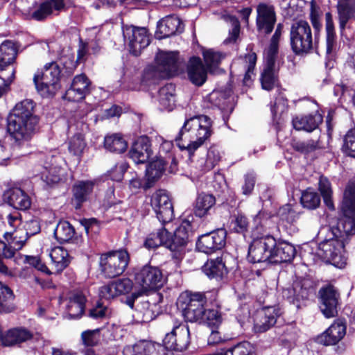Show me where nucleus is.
<instances>
[{
  "instance_id": "1",
  "label": "nucleus",
  "mask_w": 355,
  "mask_h": 355,
  "mask_svg": "<svg viewBox=\"0 0 355 355\" xmlns=\"http://www.w3.org/2000/svg\"><path fill=\"white\" fill-rule=\"evenodd\" d=\"M34 107L32 100H23L15 105L8 118V132L19 146L28 141L35 132L38 118L34 114Z\"/></svg>"
},
{
  "instance_id": "2",
  "label": "nucleus",
  "mask_w": 355,
  "mask_h": 355,
  "mask_svg": "<svg viewBox=\"0 0 355 355\" xmlns=\"http://www.w3.org/2000/svg\"><path fill=\"white\" fill-rule=\"evenodd\" d=\"M211 120L206 115L190 117L185 120L175 141L181 150L193 155L211 135Z\"/></svg>"
},
{
  "instance_id": "3",
  "label": "nucleus",
  "mask_w": 355,
  "mask_h": 355,
  "mask_svg": "<svg viewBox=\"0 0 355 355\" xmlns=\"http://www.w3.org/2000/svg\"><path fill=\"white\" fill-rule=\"evenodd\" d=\"M341 211L344 218L338 220L336 227L327 230L329 236H336L345 243L348 236L355 234V182H349L345 188Z\"/></svg>"
},
{
  "instance_id": "4",
  "label": "nucleus",
  "mask_w": 355,
  "mask_h": 355,
  "mask_svg": "<svg viewBox=\"0 0 355 355\" xmlns=\"http://www.w3.org/2000/svg\"><path fill=\"white\" fill-rule=\"evenodd\" d=\"M134 280L135 291L125 300V304L131 309L134 308L135 302L138 297L161 288L164 283L161 270L150 265L136 269Z\"/></svg>"
},
{
  "instance_id": "5",
  "label": "nucleus",
  "mask_w": 355,
  "mask_h": 355,
  "mask_svg": "<svg viewBox=\"0 0 355 355\" xmlns=\"http://www.w3.org/2000/svg\"><path fill=\"white\" fill-rule=\"evenodd\" d=\"M60 68L55 62L46 64L42 70L35 73L33 82L42 96H53L60 88Z\"/></svg>"
},
{
  "instance_id": "6",
  "label": "nucleus",
  "mask_w": 355,
  "mask_h": 355,
  "mask_svg": "<svg viewBox=\"0 0 355 355\" xmlns=\"http://www.w3.org/2000/svg\"><path fill=\"white\" fill-rule=\"evenodd\" d=\"M206 304L207 298L202 293L184 292L180 295L178 300V306L182 309L184 318L191 322H201L205 317Z\"/></svg>"
},
{
  "instance_id": "7",
  "label": "nucleus",
  "mask_w": 355,
  "mask_h": 355,
  "mask_svg": "<svg viewBox=\"0 0 355 355\" xmlns=\"http://www.w3.org/2000/svg\"><path fill=\"white\" fill-rule=\"evenodd\" d=\"M345 243L336 236H329L318 245V255L324 261L331 263L337 268H342L346 265Z\"/></svg>"
},
{
  "instance_id": "8",
  "label": "nucleus",
  "mask_w": 355,
  "mask_h": 355,
  "mask_svg": "<svg viewBox=\"0 0 355 355\" xmlns=\"http://www.w3.org/2000/svg\"><path fill=\"white\" fill-rule=\"evenodd\" d=\"M17 56V50L12 42L6 41L0 45V79L3 87L9 89L13 81L15 68L13 63Z\"/></svg>"
},
{
  "instance_id": "9",
  "label": "nucleus",
  "mask_w": 355,
  "mask_h": 355,
  "mask_svg": "<svg viewBox=\"0 0 355 355\" xmlns=\"http://www.w3.org/2000/svg\"><path fill=\"white\" fill-rule=\"evenodd\" d=\"M129 262V254L125 250L110 252L101 257V267L104 275L109 278L121 275Z\"/></svg>"
},
{
  "instance_id": "10",
  "label": "nucleus",
  "mask_w": 355,
  "mask_h": 355,
  "mask_svg": "<svg viewBox=\"0 0 355 355\" xmlns=\"http://www.w3.org/2000/svg\"><path fill=\"white\" fill-rule=\"evenodd\" d=\"M291 44L296 53H306L312 48V34L309 23L299 20L292 24Z\"/></svg>"
},
{
  "instance_id": "11",
  "label": "nucleus",
  "mask_w": 355,
  "mask_h": 355,
  "mask_svg": "<svg viewBox=\"0 0 355 355\" xmlns=\"http://www.w3.org/2000/svg\"><path fill=\"white\" fill-rule=\"evenodd\" d=\"M125 43L129 51L135 56H138L150 44V36L145 28L125 26L123 27Z\"/></svg>"
},
{
  "instance_id": "12",
  "label": "nucleus",
  "mask_w": 355,
  "mask_h": 355,
  "mask_svg": "<svg viewBox=\"0 0 355 355\" xmlns=\"http://www.w3.org/2000/svg\"><path fill=\"white\" fill-rule=\"evenodd\" d=\"M69 123V132H74L73 136L69 139V152L74 156L80 157L86 147L83 133L88 130V125L84 117L77 119L76 116L70 119Z\"/></svg>"
},
{
  "instance_id": "13",
  "label": "nucleus",
  "mask_w": 355,
  "mask_h": 355,
  "mask_svg": "<svg viewBox=\"0 0 355 355\" xmlns=\"http://www.w3.org/2000/svg\"><path fill=\"white\" fill-rule=\"evenodd\" d=\"M189 327L178 321L173 323L171 332L167 333L163 340L165 349L182 352L190 343Z\"/></svg>"
},
{
  "instance_id": "14",
  "label": "nucleus",
  "mask_w": 355,
  "mask_h": 355,
  "mask_svg": "<svg viewBox=\"0 0 355 355\" xmlns=\"http://www.w3.org/2000/svg\"><path fill=\"white\" fill-rule=\"evenodd\" d=\"M192 234L191 225L189 220H183L175 230L173 236L168 232V248L172 252L173 258L182 259L189 236Z\"/></svg>"
},
{
  "instance_id": "15",
  "label": "nucleus",
  "mask_w": 355,
  "mask_h": 355,
  "mask_svg": "<svg viewBox=\"0 0 355 355\" xmlns=\"http://www.w3.org/2000/svg\"><path fill=\"white\" fill-rule=\"evenodd\" d=\"M150 205L161 223H168L173 219V207L166 190L159 189L153 193L151 196Z\"/></svg>"
},
{
  "instance_id": "16",
  "label": "nucleus",
  "mask_w": 355,
  "mask_h": 355,
  "mask_svg": "<svg viewBox=\"0 0 355 355\" xmlns=\"http://www.w3.org/2000/svg\"><path fill=\"white\" fill-rule=\"evenodd\" d=\"M275 246V239L266 236L254 239L249 247L248 259L252 263L270 262L271 250Z\"/></svg>"
},
{
  "instance_id": "17",
  "label": "nucleus",
  "mask_w": 355,
  "mask_h": 355,
  "mask_svg": "<svg viewBox=\"0 0 355 355\" xmlns=\"http://www.w3.org/2000/svg\"><path fill=\"white\" fill-rule=\"evenodd\" d=\"M312 291L310 281L301 279L294 282L291 287L284 288L282 296L299 309L305 305Z\"/></svg>"
},
{
  "instance_id": "18",
  "label": "nucleus",
  "mask_w": 355,
  "mask_h": 355,
  "mask_svg": "<svg viewBox=\"0 0 355 355\" xmlns=\"http://www.w3.org/2000/svg\"><path fill=\"white\" fill-rule=\"evenodd\" d=\"M257 62L255 53H250L243 57H239L234 60L231 66L232 73L236 76H243V83L250 86L254 76V70Z\"/></svg>"
},
{
  "instance_id": "19",
  "label": "nucleus",
  "mask_w": 355,
  "mask_h": 355,
  "mask_svg": "<svg viewBox=\"0 0 355 355\" xmlns=\"http://www.w3.org/2000/svg\"><path fill=\"white\" fill-rule=\"evenodd\" d=\"M226 232L224 229H218L200 236L196 243L198 251L205 254H211L220 250L225 245Z\"/></svg>"
},
{
  "instance_id": "20",
  "label": "nucleus",
  "mask_w": 355,
  "mask_h": 355,
  "mask_svg": "<svg viewBox=\"0 0 355 355\" xmlns=\"http://www.w3.org/2000/svg\"><path fill=\"white\" fill-rule=\"evenodd\" d=\"M320 295V309L323 315L327 318L336 316L338 312L339 294L332 286H329L321 288Z\"/></svg>"
},
{
  "instance_id": "21",
  "label": "nucleus",
  "mask_w": 355,
  "mask_h": 355,
  "mask_svg": "<svg viewBox=\"0 0 355 355\" xmlns=\"http://www.w3.org/2000/svg\"><path fill=\"white\" fill-rule=\"evenodd\" d=\"M133 287V282L128 278H123L112 282L99 288L101 299L110 300L121 295L130 293Z\"/></svg>"
},
{
  "instance_id": "22",
  "label": "nucleus",
  "mask_w": 355,
  "mask_h": 355,
  "mask_svg": "<svg viewBox=\"0 0 355 355\" xmlns=\"http://www.w3.org/2000/svg\"><path fill=\"white\" fill-rule=\"evenodd\" d=\"M123 355H166L164 345L147 340H141L134 345H126Z\"/></svg>"
},
{
  "instance_id": "23",
  "label": "nucleus",
  "mask_w": 355,
  "mask_h": 355,
  "mask_svg": "<svg viewBox=\"0 0 355 355\" xmlns=\"http://www.w3.org/2000/svg\"><path fill=\"white\" fill-rule=\"evenodd\" d=\"M257 13L258 31L266 34L271 33L276 22L274 7L266 3H259L257 7Z\"/></svg>"
},
{
  "instance_id": "24",
  "label": "nucleus",
  "mask_w": 355,
  "mask_h": 355,
  "mask_svg": "<svg viewBox=\"0 0 355 355\" xmlns=\"http://www.w3.org/2000/svg\"><path fill=\"white\" fill-rule=\"evenodd\" d=\"M279 315V311L274 306L264 307L258 310L254 319V331L263 333L268 330L276 323Z\"/></svg>"
},
{
  "instance_id": "25",
  "label": "nucleus",
  "mask_w": 355,
  "mask_h": 355,
  "mask_svg": "<svg viewBox=\"0 0 355 355\" xmlns=\"http://www.w3.org/2000/svg\"><path fill=\"white\" fill-rule=\"evenodd\" d=\"M184 24L181 19L175 15H169L162 19L157 25L155 37L159 40L173 35L177 33H182Z\"/></svg>"
},
{
  "instance_id": "26",
  "label": "nucleus",
  "mask_w": 355,
  "mask_h": 355,
  "mask_svg": "<svg viewBox=\"0 0 355 355\" xmlns=\"http://www.w3.org/2000/svg\"><path fill=\"white\" fill-rule=\"evenodd\" d=\"M155 64L166 78L173 76L177 73L179 67L178 53L160 51L156 55Z\"/></svg>"
},
{
  "instance_id": "27",
  "label": "nucleus",
  "mask_w": 355,
  "mask_h": 355,
  "mask_svg": "<svg viewBox=\"0 0 355 355\" xmlns=\"http://www.w3.org/2000/svg\"><path fill=\"white\" fill-rule=\"evenodd\" d=\"M322 121V115L318 111H315L311 114L294 116L292 119V125L297 131L311 132L316 130Z\"/></svg>"
},
{
  "instance_id": "28",
  "label": "nucleus",
  "mask_w": 355,
  "mask_h": 355,
  "mask_svg": "<svg viewBox=\"0 0 355 355\" xmlns=\"http://www.w3.org/2000/svg\"><path fill=\"white\" fill-rule=\"evenodd\" d=\"M337 7L340 34L347 35L346 28H350L355 15V0H339Z\"/></svg>"
},
{
  "instance_id": "29",
  "label": "nucleus",
  "mask_w": 355,
  "mask_h": 355,
  "mask_svg": "<svg viewBox=\"0 0 355 355\" xmlns=\"http://www.w3.org/2000/svg\"><path fill=\"white\" fill-rule=\"evenodd\" d=\"M89 81L84 74L76 76L64 94V98L69 101H79L85 98L89 92Z\"/></svg>"
},
{
  "instance_id": "30",
  "label": "nucleus",
  "mask_w": 355,
  "mask_h": 355,
  "mask_svg": "<svg viewBox=\"0 0 355 355\" xmlns=\"http://www.w3.org/2000/svg\"><path fill=\"white\" fill-rule=\"evenodd\" d=\"M187 71L189 79L196 86L202 85L207 80V70L198 57L190 58L187 64Z\"/></svg>"
},
{
  "instance_id": "31",
  "label": "nucleus",
  "mask_w": 355,
  "mask_h": 355,
  "mask_svg": "<svg viewBox=\"0 0 355 355\" xmlns=\"http://www.w3.org/2000/svg\"><path fill=\"white\" fill-rule=\"evenodd\" d=\"M130 158L136 163H144L150 157L152 154L150 144L147 137H141L137 139L130 150Z\"/></svg>"
},
{
  "instance_id": "32",
  "label": "nucleus",
  "mask_w": 355,
  "mask_h": 355,
  "mask_svg": "<svg viewBox=\"0 0 355 355\" xmlns=\"http://www.w3.org/2000/svg\"><path fill=\"white\" fill-rule=\"evenodd\" d=\"M346 334V326L340 320L334 322L318 338L319 343L324 345H332L338 343Z\"/></svg>"
},
{
  "instance_id": "33",
  "label": "nucleus",
  "mask_w": 355,
  "mask_h": 355,
  "mask_svg": "<svg viewBox=\"0 0 355 355\" xmlns=\"http://www.w3.org/2000/svg\"><path fill=\"white\" fill-rule=\"evenodd\" d=\"M296 254L295 247L285 241L277 243L271 250L270 263H280L293 260Z\"/></svg>"
},
{
  "instance_id": "34",
  "label": "nucleus",
  "mask_w": 355,
  "mask_h": 355,
  "mask_svg": "<svg viewBox=\"0 0 355 355\" xmlns=\"http://www.w3.org/2000/svg\"><path fill=\"white\" fill-rule=\"evenodd\" d=\"M95 182L92 180H80L75 182L72 188L73 199L76 209H80L92 193Z\"/></svg>"
},
{
  "instance_id": "35",
  "label": "nucleus",
  "mask_w": 355,
  "mask_h": 355,
  "mask_svg": "<svg viewBox=\"0 0 355 355\" xmlns=\"http://www.w3.org/2000/svg\"><path fill=\"white\" fill-rule=\"evenodd\" d=\"M85 297L80 292L70 294L66 305V313L70 319L79 318L84 313Z\"/></svg>"
},
{
  "instance_id": "36",
  "label": "nucleus",
  "mask_w": 355,
  "mask_h": 355,
  "mask_svg": "<svg viewBox=\"0 0 355 355\" xmlns=\"http://www.w3.org/2000/svg\"><path fill=\"white\" fill-rule=\"evenodd\" d=\"M57 158L51 157L50 162H46L41 173V178L49 185L60 182L64 174V170L56 164Z\"/></svg>"
},
{
  "instance_id": "37",
  "label": "nucleus",
  "mask_w": 355,
  "mask_h": 355,
  "mask_svg": "<svg viewBox=\"0 0 355 355\" xmlns=\"http://www.w3.org/2000/svg\"><path fill=\"white\" fill-rule=\"evenodd\" d=\"M8 204L16 209L26 210L31 205L30 197L20 188L9 189L5 194Z\"/></svg>"
},
{
  "instance_id": "38",
  "label": "nucleus",
  "mask_w": 355,
  "mask_h": 355,
  "mask_svg": "<svg viewBox=\"0 0 355 355\" xmlns=\"http://www.w3.org/2000/svg\"><path fill=\"white\" fill-rule=\"evenodd\" d=\"M49 257L51 259V268L53 272L59 273L66 268L71 261L70 256L67 250L62 247L53 248L50 253Z\"/></svg>"
},
{
  "instance_id": "39",
  "label": "nucleus",
  "mask_w": 355,
  "mask_h": 355,
  "mask_svg": "<svg viewBox=\"0 0 355 355\" xmlns=\"http://www.w3.org/2000/svg\"><path fill=\"white\" fill-rule=\"evenodd\" d=\"M159 109L171 111L175 106V87L173 84H167L161 87L158 92Z\"/></svg>"
},
{
  "instance_id": "40",
  "label": "nucleus",
  "mask_w": 355,
  "mask_h": 355,
  "mask_svg": "<svg viewBox=\"0 0 355 355\" xmlns=\"http://www.w3.org/2000/svg\"><path fill=\"white\" fill-rule=\"evenodd\" d=\"M64 7L63 0H46L33 12L32 17L37 21H41L46 18L54 11L61 10Z\"/></svg>"
},
{
  "instance_id": "41",
  "label": "nucleus",
  "mask_w": 355,
  "mask_h": 355,
  "mask_svg": "<svg viewBox=\"0 0 355 355\" xmlns=\"http://www.w3.org/2000/svg\"><path fill=\"white\" fill-rule=\"evenodd\" d=\"M32 336V334L26 329H12L8 331L3 336H2V344L5 346H12L31 339Z\"/></svg>"
},
{
  "instance_id": "42",
  "label": "nucleus",
  "mask_w": 355,
  "mask_h": 355,
  "mask_svg": "<svg viewBox=\"0 0 355 355\" xmlns=\"http://www.w3.org/2000/svg\"><path fill=\"white\" fill-rule=\"evenodd\" d=\"M202 55L207 71L211 73H217L225 55L213 49H207L203 51Z\"/></svg>"
},
{
  "instance_id": "43",
  "label": "nucleus",
  "mask_w": 355,
  "mask_h": 355,
  "mask_svg": "<svg viewBox=\"0 0 355 355\" xmlns=\"http://www.w3.org/2000/svg\"><path fill=\"white\" fill-rule=\"evenodd\" d=\"M144 245L148 249H154L162 245L168 248V232L165 228H162L157 233L150 234Z\"/></svg>"
},
{
  "instance_id": "44",
  "label": "nucleus",
  "mask_w": 355,
  "mask_h": 355,
  "mask_svg": "<svg viewBox=\"0 0 355 355\" xmlns=\"http://www.w3.org/2000/svg\"><path fill=\"white\" fill-rule=\"evenodd\" d=\"M104 146L111 152L121 153L127 149L128 144L120 134H112L105 137Z\"/></svg>"
},
{
  "instance_id": "45",
  "label": "nucleus",
  "mask_w": 355,
  "mask_h": 355,
  "mask_svg": "<svg viewBox=\"0 0 355 355\" xmlns=\"http://www.w3.org/2000/svg\"><path fill=\"white\" fill-rule=\"evenodd\" d=\"M215 197L211 194H200L196 202L195 214L199 217H202L215 205Z\"/></svg>"
},
{
  "instance_id": "46",
  "label": "nucleus",
  "mask_w": 355,
  "mask_h": 355,
  "mask_svg": "<svg viewBox=\"0 0 355 355\" xmlns=\"http://www.w3.org/2000/svg\"><path fill=\"white\" fill-rule=\"evenodd\" d=\"M156 305L148 301H142L136 306L137 317L141 322H148L156 318Z\"/></svg>"
},
{
  "instance_id": "47",
  "label": "nucleus",
  "mask_w": 355,
  "mask_h": 355,
  "mask_svg": "<svg viewBox=\"0 0 355 355\" xmlns=\"http://www.w3.org/2000/svg\"><path fill=\"white\" fill-rule=\"evenodd\" d=\"M203 272L209 278L220 277L225 270L220 258L208 260L202 267Z\"/></svg>"
},
{
  "instance_id": "48",
  "label": "nucleus",
  "mask_w": 355,
  "mask_h": 355,
  "mask_svg": "<svg viewBox=\"0 0 355 355\" xmlns=\"http://www.w3.org/2000/svg\"><path fill=\"white\" fill-rule=\"evenodd\" d=\"M75 230L73 227L67 221H60L57 225L54 235L60 243L69 241L74 236Z\"/></svg>"
},
{
  "instance_id": "49",
  "label": "nucleus",
  "mask_w": 355,
  "mask_h": 355,
  "mask_svg": "<svg viewBox=\"0 0 355 355\" xmlns=\"http://www.w3.org/2000/svg\"><path fill=\"white\" fill-rule=\"evenodd\" d=\"M13 299L11 289L0 282V311L11 312L14 309Z\"/></svg>"
},
{
  "instance_id": "50",
  "label": "nucleus",
  "mask_w": 355,
  "mask_h": 355,
  "mask_svg": "<svg viewBox=\"0 0 355 355\" xmlns=\"http://www.w3.org/2000/svg\"><path fill=\"white\" fill-rule=\"evenodd\" d=\"M221 155L220 150L216 146H211L207 153L206 159L201 162L200 166L203 172L212 170L220 161Z\"/></svg>"
},
{
  "instance_id": "51",
  "label": "nucleus",
  "mask_w": 355,
  "mask_h": 355,
  "mask_svg": "<svg viewBox=\"0 0 355 355\" xmlns=\"http://www.w3.org/2000/svg\"><path fill=\"white\" fill-rule=\"evenodd\" d=\"M254 347L249 342H241L234 347L219 349V355H253Z\"/></svg>"
},
{
  "instance_id": "52",
  "label": "nucleus",
  "mask_w": 355,
  "mask_h": 355,
  "mask_svg": "<svg viewBox=\"0 0 355 355\" xmlns=\"http://www.w3.org/2000/svg\"><path fill=\"white\" fill-rule=\"evenodd\" d=\"M165 162L162 158H157L148 165L146 176L149 181H155L160 178L165 171Z\"/></svg>"
},
{
  "instance_id": "53",
  "label": "nucleus",
  "mask_w": 355,
  "mask_h": 355,
  "mask_svg": "<svg viewBox=\"0 0 355 355\" xmlns=\"http://www.w3.org/2000/svg\"><path fill=\"white\" fill-rule=\"evenodd\" d=\"M300 202L303 207L308 209H315L320 204V196L313 189H307L302 192Z\"/></svg>"
},
{
  "instance_id": "54",
  "label": "nucleus",
  "mask_w": 355,
  "mask_h": 355,
  "mask_svg": "<svg viewBox=\"0 0 355 355\" xmlns=\"http://www.w3.org/2000/svg\"><path fill=\"white\" fill-rule=\"evenodd\" d=\"M222 18L232 27L229 32V36L225 40V42L234 43L239 35L240 23L236 17L230 15H224Z\"/></svg>"
},
{
  "instance_id": "55",
  "label": "nucleus",
  "mask_w": 355,
  "mask_h": 355,
  "mask_svg": "<svg viewBox=\"0 0 355 355\" xmlns=\"http://www.w3.org/2000/svg\"><path fill=\"white\" fill-rule=\"evenodd\" d=\"M162 78H167L166 76L161 70L159 67L155 64V65L148 66L144 71L142 76V82L145 84H150L155 83L157 80Z\"/></svg>"
},
{
  "instance_id": "56",
  "label": "nucleus",
  "mask_w": 355,
  "mask_h": 355,
  "mask_svg": "<svg viewBox=\"0 0 355 355\" xmlns=\"http://www.w3.org/2000/svg\"><path fill=\"white\" fill-rule=\"evenodd\" d=\"M326 33H327V53H330L334 49L336 42V34L331 15L329 12L326 13Z\"/></svg>"
},
{
  "instance_id": "57",
  "label": "nucleus",
  "mask_w": 355,
  "mask_h": 355,
  "mask_svg": "<svg viewBox=\"0 0 355 355\" xmlns=\"http://www.w3.org/2000/svg\"><path fill=\"white\" fill-rule=\"evenodd\" d=\"M261 83L262 88L270 90L273 88L277 81V77L274 71V67L265 66L261 75Z\"/></svg>"
},
{
  "instance_id": "58",
  "label": "nucleus",
  "mask_w": 355,
  "mask_h": 355,
  "mask_svg": "<svg viewBox=\"0 0 355 355\" xmlns=\"http://www.w3.org/2000/svg\"><path fill=\"white\" fill-rule=\"evenodd\" d=\"M208 100L214 106L218 107L221 110H225L229 103L224 93L216 90L213 91L208 96Z\"/></svg>"
},
{
  "instance_id": "59",
  "label": "nucleus",
  "mask_w": 355,
  "mask_h": 355,
  "mask_svg": "<svg viewBox=\"0 0 355 355\" xmlns=\"http://www.w3.org/2000/svg\"><path fill=\"white\" fill-rule=\"evenodd\" d=\"M287 108L288 101L286 96L284 93L279 92L271 108L273 116L276 117L277 115H281L287 110Z\"/></svg>"
},
{
  "instance_id": "60",
  "label": "nucleus",
  "mask_w": 355,
  "mask_h": 355,
  "mask_svg": "<svg viewBox=\"0 0 355 355\" xmlns=\"http://www.w3.org/2000/svg\"><path fill=\"white\" fill-rule=\"evenodd\" d=\"M293 146L295 150L306 154L317 150L319 148V144L318 141L310 139L295 141L293 143Z\"/></svg>"
},
{
  "instance_id": "61",
  "label": "nucleus",
  "mask_w": 355,
  "mask_h": 355,
  "mask_svg": "<svg viewBox=\"0 0 355 355\" xmlns=\"http://www.w3.org/2000/svg\"><path fill=\"white\" fill-rule=\"evenodd\" d=\"M343 150L347 155L355 158V129L349 130L345 137Z\"/></svg>"
},
{
  "instance_id": "62",
  "label": "nucleus",
  "mask_w": 355,
  "mask_h": 355,
  "mask_svg": "<svg viewBox=\"0 0 355 355\" xmlns=\"http://www.w3.org/2000/svg\"><path fill=\"white\" fill-rule=\"evenodd\" d=\"M83 344L87 347H92L98 343L100 340V329L87 330L81 334Z\"/></svg>"
},
{
  "instance_id": "63",
  "label": "nucleus",
  "mask_w": 355,
  "mask_h": 355,
  "mask_svg": "<svg viewBox=\"0 0 355 355\" xmlns=\"http://www.w3.org/2000/svg\"><path fill=\"white\" fill-rule=\"evenodd\" d=\"M221 315L216 309L205 310V317L201 322L207 324L209 327H217L221 323Z\"/></svg>"
},
{
  "instance_id": "64",
  "label": "nucleus",
  "mask_w": 355,
  "mask_h": 355,
  "mask_svg": "<svg viewBox=\"0 0 355 355\" xmlns=\"http://www.w3.org/2000/svg\"><path fill=\"white\" fill-rule=\"evenodd\" d=\"M248 225L249 223L247 218L241 214H238L231 221L232 229L237 233L246 232Z\"/></svg>"
}]
</instances>
